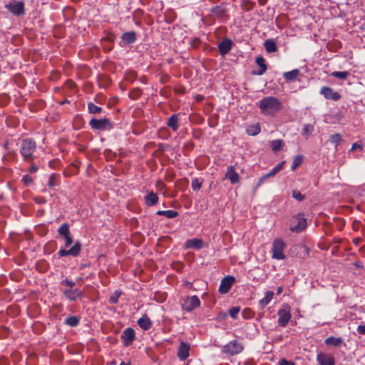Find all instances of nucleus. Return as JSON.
<instances>
[{"mask_svg": "<svg viewBox=\"0 0 365 365\" xmlns=\"http://www.w3.org/2000/svg\"><path fill=\"white\" fill-rule=\"evenodd\" d=\"M244 346L237 340L230 341L222 347V352L228 356H234L240 354L243 350Z\"/></svg>", "mask_w": 365, "mask_h": 365, "instance_id": "nucleus-5", "label": "nucleus"}, {"mask_svg": "<svg viewBox=\"0 0 365 365\" xmlns=\"http://www.w3.org/2000/svg\"><path fill=\"white\" fill-rule=\"evenodd\" d=\"M227 11V9L226 8V4L225 3H222L211 9V11L217 17L224 16Z\"/></svg>", "mask_w": 365, "mask_h": 365, "instance_id": "nucleus-24", "label": "nucleus"}, {"mask_svg": "<svg viewBox=\"0 0 365 365\" xmlns=\"http://www.w3.org/2000/svg\"><path fill=\"white\" fill-rule=\"evenodd\" d=\"M271 177H273V176L272 175L270 172L264 175L259 179L257 185V186L261 185L267 179H268L269 178H271Z\"/></svg>", "mask_w": 365, "mask_h": 365, "instance_id": "nucleus-43", "label": "nucleus"}, {"mask_svg": "<svg viewBox=\"0 0 365 365\" xmlns=\"http://www.w3.org/2000/svg\"><path fill=\"white\" fill-rule=\"evenodd\" d=\"M260 132V127L259 124L250 125L247 128V133L250 135H256Z\"/></svg>", "mask_w": 365, "mask_h": 365, "instance_id": "nucleus-34", "label": "nucleus"}, {"mask_svg": "<svg viewBox=\"0 0 365 365\" xmlns=\"http://www.w3.org/2000/svg\"><path fill=\"white\" fill-rule=\"evenodd\" d=\"M200 304V301L199 298L197 296H192L187 297L184 300L182 307L183 309L187 312H190L197 307Z\"/></svg>", "mask_w": 365, "mask_h": 365, "instance_id": "nucleus-9", "label": "nucleus"}, {"mask_svg": "<svg viewBox=\"0 0 365 365\" xmlns=\"http://www.w3.org/2000/svg\"><path fill=\"white\" fill-rule=\"evenodd\" d=\"M138 324L143 330H148L151 327V321H137Z\"/></svg>", "mask_w": 365, "mask_h": 365, "instance_id": "nucleus-42", "label": "nucleus"}, {"mask_svg": "<svg viewBox=\"0 0 365 365\" xmlns=\"http://www.w3.org/2000/svg\"><path fill=\"white\" fill-rule=\"evenodd\" d=\"M265 50L268 53H274L277 51L278 48L275 41L272 38L267 39L264 43Z\"/></svg>", "mask_w": 365, "mask_h": 365, "instance_id": "nucleus-25", "label": "nucleus"}, {"mask_svg": "<svg viewBox=\"0 0 365 365\" xmlns=\"http://www.w3.org/2000/svg\"><path fill=\"white\" fill-rule=\"evenodd\" d=\"M284 163H285V162L282 161V162L278 163L277 165V166L274 168H276L277 170H278V172H279L283 168Z\"/></svg>", "mask_w": 365, "mask_h": 365, "instance_id": "nucleus-52", "label": "nucleus"}, {"mask_svg": "<svg viewBox=\"0 0 365 365\" xmlns=\"http://www.w3.org/2000/svg\"><path fill=\"white\" fill-rule=\"evenodd\" d=\"M203 247V241L200 239H190L187 240L185 242V248L191 249L194 248L196 250H200Z\"/></svg>", "mask_w": 365, "mask_h": 365, "instance_id": "nucleus-19", "label": "nucleus"}, {"mask_svg": "<svg viewBox=\"0 0 365 365\" xmlns=\"http://www.w3.org/2000/svg\"><path fill=\"white\" fill-rule=\"evenodd\" d=\"M314 128L313 125L311 124H305L303 127L302 135L305 138H308L309 136L314 131Z\"/></svg>", "mask_w": 365, "mask_h": 365, "instance_id": "nucleus-33", "label": "nucleus"}, {"mask_svg": "<svg viewBox=\"0 0 365 365\" xmlns=\"http://www.w3.org/2000/svg\"><path fill=\"white\" fill-rule=\"evenodd\" d=\"M278 365H295V363L292 361H287L285 359H282L279 361Z\"/></svg>", "mask_w": 365, "mask_h": 365, "instance_id": "nucleus-46", "label": "nucleus"}, {"mask_svg": "<svg viewBox=\"0 0 365 365\" xmlns=\"http://www.w3.org/2000/svg\"><path fill=\"white\" fill-rule=\"evenodd\" d=\"M320 94L323 95L326 99L339 101L341 98V94L328 86L321 88Z\"/></svg>", "mask_w": 365, "mask_h": 365, "instance_id": "nucleus-10", "label": "nucleus"}, {"mask_svg": "<svg viewBox=\"0 0 365 365\" xmlns=\"http://www.w3.org/2000/svg\"><path fill=\"white\" fill-rule=\"evenodd\" d=\"M190 345L185 342H181L178 349V356L181 360L186 359L189 356Z\"/></svg>", "mask_w": 365, "mask_h": 365, "instance_id": "nucleus-18", "label": "nucleus"}, {"mask_svg": "<svg viewBox=\"0 0 365 365\" xmlns=\"http://www.w3.org/2000/svg\"><path fill=\"white\" fill-rule=\"evenodd\" d=\"M255 63L259 66V69L257 71H253L252 73L258 76L263 75L267 69L264 58L262 56H258L255 59Z\"/></svg>", "mask_w": 365, "mask_h": 365, "instance_id": "nucleus-16", "label": "nucleus"}, {"mask_svg": "<svg viewBox=\"0 0 365 365\" xmlns=\"http://www.w3.org/2000/svg\"><path fill=\"white\" fill-rule=\"evenodd\" d=\"M5 8L14 16H20L25 14L24 4L23 1L12 0L5 5Z\"/></svg>", "mask_w": 365, "mask_h": 365, "instance_id": "nucleus-7", "label": "nucleus"}, {"mask_svg": "<svg viewBox=\"0 0 365 365\" xmlns=\"http://www.w3.org/2000/svg\"><path fill=\"white\" fill-rule=\"evenodd\" d=\"M88 109L90 113L96 114L100 113L102 111V108L95 105L93 103H88Z\"/></svg>", "mask_w": 365, "mask_h": 365, "instance_id": "nucleus-37", "label": "nucleus"}, {"mask_svg": "<svg viewBox=\"0 0 365 365\" xmlns=\"http://www.w3.org/2000/svg\"><path fill=\"white\" fill-rule=\"evenodd\" d=\"M289 321H279V326L284 327L287 325Z\"/></svg>", "mask_w": 365, "mask_h": 365, "instance_id": "nucleus-55", "label": "nucleus"}, {"mask_svg": "<svg viewBox=\"0 0 365 365\" xmlns=\"http://www.w3.org/2000/svg\"><path fill=\"white\" fill-rule=\"evenodd\" d=\"M192 188L194 190H199L202 186V181H200L198 178H194L192 180Z\"/></svg>", "mask_w": 365, "mask_h": 365, "instance_id": "nucleus-41", "label": "nucleus"}, {"mask_svg": "<svg viewBox=\"0 0 365 365\" xmlns=\"http://www.w3.org/2000/svg\"><path fill=\"white\" fill-rule=\"evenodd\" d=\"M232 46V41L229 38H225L218 44V49L220 55L225 56L231 49Z\"/></svg>", "mask_w": 365, "mask_h": 365, "instance_id": "nucleus-14", "label": "nucleus"}, {"mask_svg": "<svg viewBox=\"0 0 365 365\" xmlns=\"http://www.w3.org/2000/svg\"><path fill=\"white\" fill-rule=\"evenodd\" d=\"M279 319H290L292 315L290 314V307L289 306H284L283 308L279 310Z\"/></svg>", "mask_w": 365, "mask_h": 365, "instance_id": "nucleus-27", "label": "nucleus"}, {"mask_svg": "<svg viewBox=\"0 0 365 365\" xmlns=\"http://www.w3.org/2000/svg\"><path fill=\"white\" fill-rule=\"evenodd\" d=\"M62 285H66L69 287V289H71L73 287L75 286V282L68 279H64L61 282Z\"/></svg>", "mask_w": 365, "mask_h": 365, "instance_id": "nucleus-47", "label": "nucleus"}, {"mask_svg": "<svg viewBox=\"0 0 365 365\" xmlns=\"http://www.w3.org/2000/svg\"><path fill=\"white\" fill-rule=\"evenodd\" d=\"M282 145L283 141L282 140H274L271 142L272 149L275 152L281 150Z\"/></svg>", "mask_w": 365, "mask_h": 365, "instance_id": "nucleus-38", "label": "nucleus"}, {"mask_svg": "<svg viewBox=\"0 0 365 365\" xmlns=\"http://www.w3.org/2000/svg\"><path fill=\"white\" fill-rule=\"evenodd\" d=\"M197 101H202L204 99V97L201 95H197L195 97Z\"/></svg>", "mask_w": 365, "mask_h": 365, "instance_id": "nucleus-57", "label": "nucleus"}, {"mask_svg": "<svg viewBox=\"0 0 365 365\" xmlns=\"http://www.w3.org/2000/svg\"><path fill=\"white\" fill-rule=\"evenodd\" d=\"M66 319H71V320H73V319H78L75 316H72V317H68Z\"/></svg>", "mask_w": 365, "mask_h": 365, "instance_id": "nucleus-64", "label": "nucleus"}, {"mask_svg": "<svg viewBox=\"0 0 365 365\" xmlns=\"http://www.w3.org/2000/svg\"><path fill=\"white\" fill-rule=\"evenodd\" d=\"M329 141L330 143L337 145L342 141V138L340 134L335 133L330 136Z\"/></svg>", "mask_w": 365, "mask_h": 365, "instance_id": "nucleus-39", "label": "nucleus"}, {"mask_svg": "<svg viewBox=\"0 0 365 365\" xmlns=\"http://www.w3.org/2000/svg\"><path fill=\"white\" fill-rule=\"evenodd\" d=\"M22 181L26 185H29L32 182V178L29 175H26L23 177Z\"/></svg>", "mask_w": 365, "mask_h": 365, "instance_id": "nucleus-49", "label": "nucleus"}, {"mask_svg": "<svg viewBox=\"0 0 365 365\" xmlns=\"http://www.w3.org/2000/svg\"><path fill=\"white\" fill-rule=\"evenodd\" d=\"M135 331L130 328H126L122 333L121 339H123V342L125 346H128L132 344L133 340L135 339Z\"/></svg>", "mask_w": 365, "mask_h": 365, "instance_id": "nucleus-12", "label": "nucleus"}, {"mask_svg": "<svg viewBox=\"0 0 365 365\" xmlns=\"http://www.w3.org/2000/svg\"><path fill=\"white\" fill-rule=\"evenodd\" d=\"M56 175L55 174H52L50 175L49 180L48 182V185L49 187H53L54 186H56Z\"/></svg>", "mask_w": 365, "mask_h": 365, "instance_id": "nucleus-44", "label": "nucleus"}, {"mask_svg": "<svg viewBox=\"0 0 365 365\" xmlns=\"http://www.w3.org/2000/svg\"><path fill=\"white\" fill-rule=\"evenodd\" d=\"M64 295L70 300L75 301L81 297V292L78 289H66L63 291Z\"/></svg>", "mask_w": 365, "mask_h": 365, "instance_id": "nucleus-21", "label": "nucleus"}, {"mask_svg": "<svg viewBox=\"0 0 365 365\" xmlns=\"http://www.w3.org/2000/svg\"><path fill=\"white\" fill-rule=\"evenodd\" d=\"M82 248V245L80 241H76L75 244L69 249H61L58 254L59 257H66V256H72V257H78L81 252Z\"/></svg>", "mask_w": 365, "mask_h": 365, "instance_id": "nucleus-8", "label": "nucleus"}, {"mask_svg": "<svg viewBox=\"0 0 365 365\" xmlns=\"http://www.w3.org/2000/svg\"><path fill=\"white\" fill-rule=\"evenodd\" d=\"M259 107L263 115L274 116L282 109L283 106L276 97L267 96L259 101Z\"/></svg>", "mask_w": 365, "mask_h": 365, "instance_id": "nucleus-1", "label": "nucleus"}, {"mask_svg": "<svg viewBox=\"0 0 365 365\" xmlns=\"http://www.w3.org/2000/svg\"><path fill=\"white\" fill-rule=\"evenodd\" d=\"M37 170H38V167L35 165H31L29 169V172L31 173H36Z\"/></svg>", "mask_w": 365, "mask_h": 365, "instance_id": "nucleus-54", "label": "nucleus"}, {"mask_svg": "<svg viewBox=\"0 0 365 365\" xmlns=\"http://www.w3.org/2000/svg\"><path fill=\"white\" fill-rule=\"evenodd\" d=\"M350 75L349 71H334L331 73V76L339 79H346Z\"/></svg>", "mask_w": 365, "mask_h": 365, "instance_id": "nucleus-36", "label": "nucleus"}, {"mask_svg": "<svg viewBox=\"0 0 365 365\" xmlns=\"http://www.w3.org/2000/svg\"><path fill=\"white\" fill-rule=\"evenodd\" d=\"M267 0H258L259 5L264 6L267 3Z\"/></svg>", "mask_w": 365, "mask_h": 365, "instance_id": "nucleus-62", "label": "nucleus"}, {"mask_svg": "<svg viewBox=\"0 0 365 365\" xmlns=\"http://www.w3.org/2000/svg\"><path fill=\"white\" fill-rule=\"evenodd\" d=\"M242 315L245 319H249L252 317V312L250 309H245L242 311Z\"/></svg>", "mask_w": 365, "mask_h": 365, "instance_id": "nucleus-45", "label": "nucleus"}, {"mask_svg": "<svg viewBox=\"0 0 365 365\" xmlns=\"http://www.w3.org/2000/svg\"><path fill=\"white\" fill-rule=\"evenodd\" d=\"M179 120L180 119L178 115L173 114L168 119L166 125L168 127L170 128L173 131L176 132L179 128Z\"/></svg>", "mask_w": 365, "mask_h": 365, "instance_id": "nucleus-17", "label": "nucleus"}, {"mask_svg": "<svg viewBox=\"0 0 365 365\" xmlns=\"http://www.w3.org/2000/svg\"><path fill=\"white\" fill-rule=\"evenodd\" d=\"M274 297V292L272 291H267L265 292V296L264 298L259 300V306L263 308L266 307L272 299Z\"/></svg>", "mask_w": 365, "mask_h": 365, "instance_id": "nucleus-28", "label": "nucleus"}, {"mask_svg": "<svg viewBox=\"0 0 365 365\" xmlns=\"http://www.w3.org/2000/svg\"><path fill=\"white\" fill-rule=\"evenodd\" d=\"M302 160H303V158L302 155H296L294 158L292 165H291L292 170H296V168H298L302 164Z\"/></svg>", "mask_w": 365, "mask_h": 365, "instance_id": "nucleus-35", "label": "nucleus"}, {"mask_svg": "<svg viewBox=\"0 0 365 365\" xmlns=\"http://www.w3.org/2000/svg\"><path fill=\"white\" fill-rule=\"evenodd\" d=\"M144 199L148 206H153L158 201V195L153 191L148 192V194L145 196Z\"/></svg>", "mask_w": 365, "mask_h": 365, "instance_id": "nucleus-26", "label": "nucleus"}, {"mask_svg": "<svg viewBox=\"0 0 365 365\" xmlns=\"http://www.w3.org/2000/svg\"><path fill=\"white\" fill-rule=\"evenodd\" d=\"M235 282L234 277L232 276H227L224 277L220 284L219 287V292L221 294H226L229 292L231 287L232 286L233 283Z\"/></svg>", "mask_w": 365, "mask_h": 365, "instance_id": "nucleus-11", "label": "nucleus"}, {"mask_svg": "<svg viewBox=\"0 0 365 365\" xmlns=\"http://www.w3.org/2000/svg\"><path fill=\"white\" fill-rule=\"evenodd\" d=\"M63 238H64V240H65V241H66V242H65V246H66V247H70V246L72 245V243H73V239H72V237H71V235H68V236H66V237H64Z\"/></svg>", "mask_w": 365, "mask_h": 365, "instance_id": "nucleus-48", "label": "nucleus"}, {"mask_svg": "<svg viewBox=\"0 0 365 365\" xmlns=\"http://www.w3.org/2000/svg\"><path fill=\"white\" fill-rule=\"evenodd\" d=\"M58 234L62 237H66L71 235L69 230V225L66 222L62 224L58 229Z\"/></svg>", "mask_w": 365, "mask_h": 365, "instance_id": "nucleus-32", "label": "nucleus"}, {"mask_svg": "<svg viewBox=\"0 0 365 365\" xmlns=\"http://www.w3.org/2000/svg\"><path fill=\"white\" fill-rule=\"evenodd\" d=\"M78 322L79 321H66V324L72 327H76Z\"/></svg>", "mask_w": 365, "mask_h": 365, "instance_id": "nucleus-51", "label": "nucleus"}, {"mask_svg": "<svg viewBox=\"0 0 365 365\" xmlns=\"http://www.w3.org/2000/svg\"><path fill=\"white\" fill-rule=\"evenodd\" d=\"M272 176H274L278 172L275 168H274L271 171H269Z\"/></svg>", "mask_w": 365, "mask_h": 365, "instance_id": "nucleus-60", "label": "nucleus"}, {"mask_svg": "<svg viewBox=\"0 0 365 365\" xmlns=\"http://www.w3.org/2000/svg\"><path fill=\"white\" fill-rule=\"evenodd\" d=\"M356 148H359L360 150H362V146L361 145L357 144V143H354L352 145V146H351V150H355Z\"/></svg>", "mask_w": 365, "mask_h": 365, "instance_id": "nucleus-53", "label": "nucleus"}, {"mask_svg": "<svg viewBox=\"0 0 365 365\" xmlns=\"http://www.w3.org/2000/svg\"><path fill=\"white\" fill-rule=\"evenodd\" d=\"M36 144L34 140L31 138L23 139L21 142L20 153L24 160L31 161L34 159L33 153L36 150Z\"/></svg>", "mask_w": 365, "mask_h": 365, "instance_id": "nucleus-2", "label": "nucleus"}, {"mask_svg": "<svg viewBox=\"0 0 365 365\" xmlns=\"http://www.w3.org/2000/svg\"><path fill=\"white\" fill-rule=\"evenodd\" d=\"M89 125L93 130H108L113 128L112 122L108 118L96 119L92 118L89 122Z\"/></svg>", "mask_w": 365, "mask_h": 365, "instance_id": "nucleus-4", "label": "nucleus"}, {"mask_svg": "<svg viewBox=\"0 0 365 365\" xmlns=\"http://www.w3.org/2000/svg\"><path fill=\"white\" fill-rule=\"evenodd\" d=\"M299 69H294L291 71L285 72L283 76L287 81H293L299 76Z\"/></svg>", "mask_w": 365, "mask_h": 365, "instance_id": "nucleus-29", "label": "nucleus"}, {"mask_svg": "<svg viewBox=\"0 0 365 365\" xmlns=\"http://www.w3.org/2000/svg\"><path fill=\"white\" fill-rule=\"evenodd\" d=\"M122 294L123 292L120 290H115L108 299V303L111 304L118 303V299Z\"/></svg>", "mask_w": 365, "mask_h": 365, "instance_id": "nucleus-31", "label": "nucleus"}, {"mask_svg": "<svg viewBox=\"0 0 365 365\" xmlns=\"http://www.w3.org/2000/svg\"><path fill=\"white\" fill-rule=\"evenodd\" d=\"M226 178H229L232 184H236L240 180L239 175L235 171L233 166H229L226 173Z\"/></svg>", "mask_w": 365, "mask_h": 365, "instance_id": "nucleus-22", "label": "nucleus"}, {"mask_svg": "<svg viewBox=\"0 0 365 365\" xmlns=\"http://www.w3.org/2000/svg\"><path fill=\"white\" fill-rule=\"evenodd\" d=\"M307 226V220L303 217V215L299 213L292 217L290 220L289 230L293 232H301Z\"/></svg>", "mask_w": 365, "mask_h": 365, "instance_id": "nucleus-3", "label": "nucleus"}, {"mask_svg": "<svg viewBox=\"0 0 365 365\" xmlns=\"http://www.w3.org/2000/svg\"><path fill=\"white\" fill-rule=\"evenodd\" d=\"M36 202L37 203H39V204L44 203L45 202V200L43 198H40L38 200H36Z\"/></svg>", "mask_w": 365, "mask_h": 365, "instance_id": "nucleus-63", "label": "nucleus"}, {"mask_svg": "<svg viewBox=\"0 0 365 365\" xmlns=\"http://www.w3.org/2000/svg\"><path fill=\"white\" fill-rule=\"evenodd\" d=\"M357 331L359 334H365V324L364 325H359L357 327Z\"/></svg>", "mask_w": 365, "mask_h": 365, "instance_id": "nucleus-50", "label": "nucleus"}, {"mask_svg": "<svg viewBox=\"0 0 365 365\" xmlns=\"http://www.w3.org/2000/svg\"><path fill=\"white\" fill-rule=\"evenodd\" d=\"M284 247L285 243L282 240H274L272 242V258L278 260L285 259V255L284 254Z\"/></svg>", "mask_w": 365, "mask_h": 365, "instance_id": "nucleus-6", "label": "nucleus"}, {"mask_svg": "<svg viewBox=\"0 0 365 365\" xmlns=\"http://www.w3.org/2000/svg\"><path fill=\"white\" fill-rule=\"evenodd\" d=\"M282 291H283V287H279L277 289V294H282Z\"/></svg>", "mask_w": 365, "mask_h": 365, "instance_id": "nucleus-61", "label": "nucleus"}, {"mask_svg": "<svg viewBox=\"0 0 365 365\" xmlns=\"http://www.w3.org/2000/svg\"><path fill=\"white\" fill-rule=\"evenodd\" d=\"M292 197L299 202H302L305 199V195L302 194L299 190H294L292 192Z\"/></svg>", "mask_w": 365, "mask_h": 365, "instance_id": "nucleus-40", "label": "nucleus"}, {"mask_svg": "<svg viewBox=\"0 0 365 365\" xmlns=\"http://www.w3.org/2000/svg\"><path fill=\"white\" fill-rule=\"evenodd\" d=\"M240 307H233L229 309L228 313H220L218 319H224L227 317L228 314L230 316L231 318L236 319L237 317L238 314L240 313Z\"/></svg>", "mask_w": 365, "mask_h": 365, "instance_id": "nucleus-20", "label": "nucleus"}, {"mask_svg": "<svg viewBox=\"0 0 365 365\" xmlns=\"http://www.w3.org/2000/svg\"><path fill=\"white\" fill-rule=\"evenodd\" d=\"M103 41H109V42H112L113 41V36H106L103 39Z\"/></svg>", "mask_w": 365, "mask_h": 365, "instance_id": "nucleus-56", "label": "nucleus"}, {"mask_svg": "<svg viewBox=\"0 0 365 365\" xmlns=\"http://www.w3.org/2000/svg\"><path fill=\"white\" fill-rule=\"evenodd\" d=\"M158 215L165 216L167 218H175L178 216L179 213L175 210H158L156 212Z\"/></svg>", "mask_w": 365, "mask_h": 365, "instance_id": "nucleus-30", "label": "nucleus"}, {"mask_svg": "<svg viewBox=\"0 0 365 365\" xmlns=\"http://www.w3.org/2000/svg\"><path fill=\"white\" fill-rule=\"evenodd\" d=\"M121 46L130 45L136 41V34L135 31H129L123 34Z\"/></svg>", "mask_w": 365, "mask_h": 365, "instance_id": "nucleus-15", "label": "nucleus"}, {"mask_svg": "<svg viewBox=\"0 0 365 365\" xmlns=\"http://www.w3.org/2000/svg\"><path fill=\"white\" fill-rule=\"evenodd\" d=\"M317 360L319 365H334L335 360L332 355L319 353L317 356Z\"/></svg>", "mask_w": 365, "mask_h": 365, "instance_id": "nucleus-13", "label": "nucleus"}, {"mask_svg": "<svg viewBox=\"0 0 365 365\" xmlns=\"http://www.w3.org/2000/svg\"><path fill=\"white\" fill-rule=\"evenodd\" d=\"M272 176H274L278 172L275 168H274L271 171H269Z\"/></svg>", "mask_w": 365, "mask_h": 365, "instance_id": "nucleus-58", "label": "nucleus"}, {"mask_svg": "<svg viewBox=\"0 0 365 365\" xmlns=\"http://www.w3.org/2000/svg\"><path fill=\"white\" fill-rule=\"evenodd\" d=\"M324 342L328 346L339 347L344 344V339L341 337L329 336L325 339Z\"/></svg>", "mask_w": 365, "mask_h": 365, "instance_id": "nucleus-23", "label": "nucleus"}, {"mask_svg": "<svg viewBox=\"0 0 365 365\" xmlns=\"http://www.w3.org/2000/svg\"><path fill=\"white\" fill-rule=\"evenodd\" d=\"M272 176H274L278 172L275 168H274L271 171H269Z\"/></svg>", "mask_w": 365, "mask_h": 365, "instance_id": "nucleus-59", "label": "nucleus"}]
</instances>
